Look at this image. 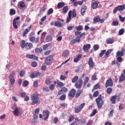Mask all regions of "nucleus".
I'll use <instances>...</instances> for the list:
<instances>
[{"label":"nucleus","mask_w":125,"mask_h":125,"mask_svg":"<svg viewBox=\"0 0 125 125\" xmlns=\"http://www.w3.org/2000/svg\"><path fill=\"white\" fill-rule=\"evenodd\" d=\"M40 95L37 92H35L31 96V105H35V104H38L40 102V99L39 97Z\"/></svg>","instance_id":"obj_1"},{"label":"nucleus","mask_w":125,"mask_h":125,"mask_svg":"<svg viewBox=\"0 0 125 125\" xmlns=\"http://www.w3.org/2000/svg\"><path fill=\"white\" fill-rule=\"evenodd\" d=\"M21 48H26L27 49H31L33 47V43L31 42H25V40H22L21 42Z\"/></svg>","instance_id":"obj_2"},{"label":"nucleus","mask_w":125,"mask_h":125,"mask_svg":"<svg viewBox=\"0 0 125 125\" xmlns=\"http://www.w3.org/2000/svg\"><path fill=\"white\" fill-rule=\"evenodd\" d=\"M99 109H101L104 104V101L102 99V95H99V97L95 100Z\"/></svg>","instance_id":"obj_3"},{"label":"nucleus","mask_w":125,"mask_h":125,"mask_svg":"<svg viewBox=\"0 0 125 125\" xmlns=\"http://www.w3.org/2000/svg\"><path fill=\"white\" fill-rule=\"evenodd\" d=\"M12 109L14 110L13 111V113L14 115H15V116H20V115L22 114V109H21V108L12 106Z\"/></svg>","instance_id":"obj_4"},{"label":"nucleus","mask_w":125,"mask_h":125,"mask_svg":"<svg viewBox=\"0 0 125 125\" xmlns=\"http://www.w3.org/2000/svg\"><path fill=\"white\" fill-rule=\"evenodd\" d=\"M15 75V72H13L10 74L9 76V80L11 83V85H13L15 83V79H14V75Z\"/></svg>","instance_id":"obj_5"},{"label":"nucleus","mask_w":125,"mask_h":125,"mask_svg":"<svg viewBox=\"0 0 125 125\" xmlns=\"http://www.w3.org/2000/svg\"><path fill=\"white\" fill-rule=\"evenodd\" d=\"M18 20H20V17H17L13 20V26L15 29H18V23H20V22L17 21Z\"/></svg>","instance_id":"obj_6"},{"label":"nucleus","mask_w":125,"mask_h":125,"mask_svg":"<svg viewBox=\"0 0 125 125\" xmlns=\"http://www.w3.org/2000/svg\"><path fill=\"white\" fill-rule=\"evenodd\" d=\"M100 16H97L96 17H95L94 18L93 21L95 22V23H98V22H100V23H104V21H105V19L103 18L102 19H100Z\"/></svg>","instance_id":"obj_7"},{"label":"nucleus","mask_w":125,"mask_h":125,"mask_svg":"<svg viewBox=\"0 0 125 125\" xmlns=\"http://www.w3.org/2000/svg\"><path fill=\"white\" fill-rule=\"evenodd\" d=\"M125 8V4H123L121 5H118L117 7H116L113 11V13L116 14L118 11H122V10H124Z\"/></svg>","instance_id":"obj_8"},{"label":"nucleus","mask_w":125,"mask_h":125,"mask_svg":"<svg viewBox=\"0 0 125 125\" xmlns=\"http://www.w3.org/2000/svg\"><path fill=\"white\" fill-rule=\"evenodd\" d=\"M85 105V103L81 104L79 106H77L75 108V113H80L82 110H83V108L84 107Z\"/></svg>","instance_id":"obj_9"},{"label":"nucleus","mask_w":125,"mask_h":125,"mask_svg":"<svg viewBox=\"0 0 125 125\" xmlns=\"http://www.w3.org/2000/svg\"><path fill=\"white\" fill-rule=\"evenodd\" d=\"M52 59H53V56H52V55H50L47 57L45 60V64L46 65H50V63H51Z\"/></svg>","instance_id":"obj_10"},{"label":"nucleus","mask_w":125,"mask_h":125,"mask_svg":"<svg viewBox=\"0 0 125 125\" xmlns=\"http://www.w3.org/2000/svg\"><path fill=\"white\" fill-rule=\"evenodd\" d=\"M49 111L48 110H45L43 111V117H44L43 118L44 121H46L48 119V118L49 117Z\"/></svg>","instance_id":"obj_11"},{"label":"nucleus","mask_w":125,"mask_h":125,"mask_svg":"<svg viewBox=\"0 0 125 125\" xmlns=\"http://www.w3.org/2000/svg\"><path fill=\"white\" fill-rule=\"evenodd\" d=\"M88 64L89 65V68L90 69H93L95 64H94V62H93V60L91 57H90L88 61Z\"/></svg>","instance_id":"obj_12"},{"label":"nucleus","mask_w":125,"mask_h":125,"mask_svg":"<svg viewBox=\"0 0 125 125\" xmlns=\"http://www.w3.org/2000/svg\"><path fill=\"white\" fill-rule=\"evenodd\" d=\"M82 85H83V79H80L78 82H76L75 84V86L76 88H82Z\"/></svg>","instance_id":"obj_13"},{"label":"nucleus","mask_w":125,"mask_h":125,"mask_svg":"<svg viewBox=\"0 0 125 125\" xmlns=\"http://www.w3.org/2000/svg\"><path fill=\"white\" fill-rule=\"evenodd\" d=\"M105 86V87H109V86L112 87L113 86V80H112V79H108L106 81Z\"/></svg>","instance_id":"obj_14"},{"label":"nucleus","mask_w":125,"mask_h":125,"mask_svg":"<svg viewBox=\"0 0 125 125\" xmlns=\"http://www.w3.org/2000/svg\"><path fill=\"white\" fill-rule=\"evenodd\" d=\"M17 6L20 9H23L26 7V4L23 1H21L18 2Z\"/></svg>","instance_id":"obj_15"},{"label":"nucleus","mask_w":125,"mask_h":125,"mask_svg":"<svg viewBox=\"0 0 125 125\" xmlns=\"http://www.w3.org/2000/svg\"><path fill=\"white\" fill-rule=\"evenodd\" d=\"M76 92H77V91H76V89H71L68 94L69 97H71V98H74V97H75V96L76 95Z\"/></svg>","instance_id":"obj_16"},{"label":"nucleus","mask_w":125,"mask_h":125,"mask_svg":"<svg viewBox=\"0 0 125 125\" xmlns=\"http://www.w3.org/2000/svg\"><path fill=\"white\" fill-rule=\"evenodd\" d=\"M99 4V1H95L91 3V8L92 9H96L98 7V5Z\"/></svg>","instance_id":"obj_17"},{"label":"nucleus","mask_w":125,"mask_h":125,"mask_svg":"<svg viewBox=\"0 0 125 125\" xmlns=\"http://www.w3.org/2000/svg\"><path fill=\"white\" fill-rule=\"evenodd\" d=\"M26 58H29V59H33L34 60H38V57L35 55H30L27 54L26 55Z\"/></svg>","instance_id":"obj_18"},{"label":"nucleus","mask_w":125,"mask_h":125,"mask_svg":"<svg viewBox=\"0 0 125 125\" xmlns=\"http://www.w3.org/2000/svg\"><path fill=\"white\" fill-rule=\"evenodd\" d=\"M125 69L123 71V73H122L119 78V83H123V82H125Z\"/></svg>","instance_id":"obj_19"},{"label":"nucleus","mask_w":125,"mask_h":125,"mask_svg":"<svg viewBox=\"0 0 125 125\" xmlns=\"http://www.w3.org/2000/svg\"><path fill=\"white\" fill-rule=\"evenodd\" d=\"M124 51H125V50L124 48H122L121 51H118L116 53V56L123 57V56L125 54Z\"/></svg>","instance_id":"obj_20"},{"label":"nucleus","mask_w":125,"mask_h":125,"mask_svg":"<svg viewBox=\"0 0 125 125\" xmlns=\"http://www.w3.org/2000/svg\"><path fill=\"white\" fill-rule=\"evenodd\" d=\"M91 47L90 44H85L83 46V50L85 52H88V50Z\"/></svg>","instance_id":"obj_21"},{"label":"nucleus","mask_w":125,"mask_h":125,"mask_svg":"<svg viewBox=\"0 0 125 125\" xmlns=\"http://www.w3.org/2000/svg\"><path fill=\"white\" fill-rule=\"evenodd\" d=\"M106 42L108 44H112V43H114L115 39L113 38H109L106 40Z\"/></svg>","instance_id":"obj_22"},{"label":"nucleus","mask_w":125,"mask_h":125,"mask_svg":"<svg viewBox=\"0 0 125 125\" xmlns=\"http://www.w3.org/2000/svg\"><path fill=\"white\" fill-rule=\"evenodd\" d=\"M71 19H72V11L71 10H70L68 12V17L67 18L66 23H69V22L71 21Z\"/></svg>","instance_id":"obj_23"},{"label":"nucleus","mask_w":125,"mask_h":125,"mask_svg":"<svg viewBox=\"0 0 125 125\" xmlns=\"http://www.w3.org/2000/svg\"><path fill=\"white\" fill-rule=\"evenodd\" d=\"M83 89L78 90L77 92H76V95H75L76 98H79V97H80V96H81V94H82V93H83Z\"/></svg>","instance_id":"obj_24"},{"label":"nucleus","mask_w":125,"mask_h":125,"mask_svg":"<svg viewBox=\"0 0 125 125\" xmlns=\"http://www.w3.org/2000/svg\"><path fill=\"white\" fill-rule=\"evenodd\" d=\"M82 55H81V54H79L77 55V57L75 58L74 59V62L75 63H77L78 62H79V61H80V60L81 59H82Z\"/></svg>","instance_id":"obj_25"},{"label":"nucleus","mask_w":125,"mask_h":125,"mask_svg":"<svg viewBox=\"0 0 125 125\" xmlns=\"http://www.w3.org/2000/svg\"><path fill=\"white\" fill-rule=\"evenodd\" d=\"M64 86V83L59 80H57V87H63Z\"/></svg>","instance_id":"obj_26"},{"label":"nucleus","mask_w":125,"mask_h":125,"mask_svg":"<svg viewBox=\"0 0 125 125\" xmlns=\"http://www.w3.org/2000/svg\"><path fill=\"white\" fill-rule=\"evenodd\" d=\"M65 5V3L64 2H60L57 4V7L58 9H60V8H62L64 7Z\"/></svg>","instance_id":"obj_27"},{"label":"nucleus","mask_w":125,"mask_h":125,"mask_svg":"<svg viewBox=\"0 0 125 125\" xmlns=\"http://www.w3.org/2000/svg\"><path fill=\"white\" fill-rule=\"evenodd\" d=\"M113 51V50L112 49H110L108 50L106 52H105L104 57L105 58H108L109 56H110V54H111V52Z\"/></svg>","instance_id":"obj_28"},{"label":"nucleus","mask_w":125,"mask_h":125,"mask_svg":"<svg viewBox=\"0 0 125 125\" xmlns=\"http://www.w3.org/2000/svg\"><path fill=\"white\" fill-rule=\"evenodd\" d=\"M55 26L61 28L63 26V23H61L59 21H57L55 22Z\"/></svg>","instance_id":"obj_29"},{"label":"nucleus","mask_w":125,"mask_h":125,"mask_svg":"<svg viewBox=\"0 0 125 125\" xmlns=\"http://www.w3.org/2000/svg\"><path fill=\"white\" fill-rule=\"evenodd\" d=\"M68 10H69V6H65L62 9V12L64 13V14H66V13L68 12Z\"/></svg>","instance_id":"obj_30"},{"label":"nucleus","mask_w":125,"mask_h":125,"mask_svg":"<svg viewBox=\"0 0 125 125\" xmlns=\"http://www.w3.org/2000/svg\"><path fill=\"white\" fill-rule=\"evenodd\" d=\"M116 100H117V99L116 98V96H113L111 97V101L112 102V104H116Z\"/></svg>","instance_id":"obj_31"},{"label":"nucleus","mask_w":125,"mask_h":125,"mask_svg":"<svg viewBox=\"0 0 125 125\" xmlns=\"http://www.w3.org/2000/svg\"><path fill=\"white\" fill-rule=\"evenodd\" d=\"M16 13V11L14 9H11L10 10V15L12 16V15H14Z\"/></svg>","instance_id":"obj_32"},{"label":"nucleus","mask_w":125,"mask_h":125,"mask_svg":"<svg viewBox=\"0 0 125 125\" xmlns=\"http://www.w3.org/2000/svg\"><path fill=\"white\" fill-rule=\"evenodd\" d=\"M100 84H99V83H97L96 84H95L94 87H93V89H92V91H93L94 90V89H100Z\"/></svg>","instance_id":"obj_33"},{"label":"nucleus","mask_w":125,"mask_h":125,"mask_svg":"<svg viewBox=\"0 0 125 125\" xmlns=\"http://www.w3.org/2000/svg\"><path fill=\"white\" fill-rule=\"evenodd\" d=\"M51 83V79L47 78L45 81V83L47 85H49Z\"/></svg>","instance_id":"obj_34"},{"label":"nucleus","mask_w":125,"mask_h":125,"mask_svg":"<svg viewBox=\"0 0 125 125\" xmlns=\"http://www.w3.org/2000/svg\"><path fill=\"white\" fill-rule=\"evenodd\" d=\"M78 80H79V76H75L72 79V83H77Z\"/></svg>","instance_id":"obj_35"},{"label":"nucleus","mask_w":125,"mask_h":125,"mask_svg":"<svg viewBox=\"0 0 125 125\" xmlns=\"http://www.w3.org/2000/svg\"><path fill=\"white\" fill-rule=\"evenodd\" d=\"M69 55V51L68 50H65L62 53V56L64 57H66V56H68Z\"/></svg>","instance_id":"obj_36"},{"label":"nucleus","mask_w":125,"mask_h":125,"mask_svg":"<svg viewBox=\"0 0 125 125\" xmlns=\"http://www.w3.org/2000/svg\"><path fill=\"white\" fill-rule=\"evenodd\" d=\"M97 113V109H94L93 110L92 112L90 114L89 117H93V116H95V115Z\"/></svg>","instance_id":"obj_37"},{"label":"nucleus","mask_w":125,"mask_h":125,"mask_svg":"<svg viewBox=\"0 0 125 125\" xmlns=\"http://www.w3.org/2000/svg\"><path fill=\"white\" fill-rule=\"evenodd\" d=\"M75 29L77 31H82L83 29V25H79L78 26H76Z\"/></svg>","instance_id":"obj_38"},{"label":"nucleus","mask_w":125,"mask_h":125,"mask_svg":"<svg viewBox=\"0 0 125 125\" xmlns=\"http://www.w3.org/2000/svg\"><path fill=\"white\" fill-rule=\"evenodd\" d=\"M74 119L75 117L74 115H70L69 119H68V122H69V123H71L72 121H74Z\"/></svg>","instance_id":"obj_39"},{"label":"nucleus","mask_w":125,"mask_h":125,"mask_svg":"<svg viewBox=\"0 0 125 125\" xmlns=\"http://www.w3.org/2000/svg\"><path fill=\"white\" fill-rule=\"evenodd\" d=\"M89 81V78H88V77H86L85 78V80L83 83L84 86L86 85V84Z\"/></svg>","instance_id":"obj_40"},{"label":"nucleus","mask_w":125,"mask_h":125,"mask_svg":"<svg viewBox=\"0 0 125 125\" xmlns=\"http://www.w3.org/2000/svg\"><path fill=\"white\" fill-rule=\"evenodd\" d=\"M112 91H113V89H112V88L111 87H108L106 89V92L107 94H111Z\"/></svg>","instance_id":"obj_41"},{"label":"nucleus","mask_w":125,"mask_h":125,"mask_svg":"<svg viewBox=\"0 0 125 125\" xmlns=\"http://www.w3.org/2000/svg\"><path fill=\"white\" fill-rule=\"evenodd\" d=\"M106 53V50H103L101 51V53L99 54L100 57H103V55Z\"/></svg>","instance_id":"obj_42"},{"label":"nucleus","mask_w":125,"mask_h":125,"mask_svg":"<svg viewBox=\"0 0 125 125\" xmlns=\"http://www.w3.org/2000/svg\"><path fill=\"white\" fill-rule=\"evenodd\" d=\"M50 46L49 44H45L42 46L43 50L45 51L47 48H48V46Z\"/></svg>","instance_id":"obj_43"},{"label":"nucleus","mask_w":125,"mask_h":125,"mask_svg":"<svg viewBox=\"0 0 125 125\" xmlns=\"http://www.w3.org/2000/svg\"><path fill=\"white\" fill-rule=\"evenodd\" d=\"M28 84H29V82L24 81L22 83V86L26 87V86H28Z\"/></svg>","instance_id":"obj_44"},{"label":"nucleus","mask_w":125,"mask_h":125,"mask_svg":"<svg viewBox=\"0 0 125 125\" xmlns=\"http://www.w3.org/2000/svg\"><path fill=\"white\" fill-rule=\"evenodd\" d=\"M36 53H41V52H42V49L37 48L35 49Z\"/></svg>","instance_id":"obj_45"},{"label":"nucleus","mask_w":125,"mask_h":125,"mask_svg":"<svg viewBox=\"0 0 125 125\" xmlns=\"http://www.w3.org/2000/svg\"><path fill=\"white\" fill-rule=\"evenodd\" d=\"M117 61L119 62V63H122L123 62V58L119 56H117Z\"/></svg>","instance_id":"obj_46"},{"label":"nucleus","mask_w":125,"mask_h":125,"mask_svg":"<svg viewBox=\"0 0 125 125\" xmlns=\"http://www.w3.org/2000/svg\"><path fill=\"white\" fill-rule=\"evenodd\" d=\"M28 33H29V30L26 28L24 30V31L23 32L22 37H25V36H26V35H27Z\"/></svg>","instance_id":"obj_47"},{"label":"nucleus","mask_w":125,"mask_h":125,"mask_svg":"<svg viewBox=\"0 0 125 125\" xmlns=\"http://www.w3.org/2000/svg\"><path fill=\"white\" fill-rule=\"evenodd\" d=\"M86 7L85 8H83L82 9H81V14L82 15H83H83H84V13H85V11L86 10Z\"/></svg>","instance_id":"obj_48"},{"label":"nucleus","mask_w":125,"mask_h":125,"mask_svg":"<svg viewBox=\"0 0 125 125\" xmlns=\"http://www.w3.org/2000/svg\"><path fill=\"white\" fill-rule=\"evenodd\" d=\"M93 49L94 50V51H96V50H98V49H99V45L98 44L94 45Z\"/></svg>","instance_id":"obj_49"},{"label":"nucleus","mask_w":125,"mask_h":125,"mask_svg":"<svg viewBox=\"0 0 125 125\" xmlns=\"http://www.w3.org/2000/svg\"><path fill=\"white\" fill-rule=\"evenodd\" d=\"M71 14L73 18H75V17H76L77 16V13H76V11L75 10H73L72 12L71 11Z\"/></svg>","instance_id":"obj_50"},{"label":"nucleus","mask_w":125,"mask_h":125,"mask_svg":"<svg viewBox=\"0 0 125 125\" xmlns=\"http://www.w3.org/2000/svg\"><path fill=\"white\" fill-rule=\"evenodd\" d=\"M124 33H125V29H121L119 31V36H122V35H124Z\"/></svg>","instance_id":"obj_51"},{"label":"nucleus","mask_w":125,"mask_h":125,"mask_svg":"<svg viewBox=\"0 0 125 125\" xmlns=\"http://www.w3.org/2000/svg\"><path fill=\"white\" fill-rule=\"evenodd\" d=\"M53 13V9L50 8L47 11V14L48 15H50V14H52Z\"/></svg>","instance_id":"obj_52"},{"label":"nucleus","mask_w":125,"mask_h":125,"mask_svg":"<svg viewBox=\"0 0 125 125\" xmlns=\"http://www.w3.org/2000/svg\"><path fill=\"white\" fill-rule=\"evenodd\" d=\"M61 90H62L63 93H66V92L68 91V88H66L65 87H62Z\"/></svg>","instance_id":"obj_53"},{"label":"nucleus","mask_w":125,"mask_h":125,"mask_svg":"<svg viewBox=\"0 0 125 125\" xmlns=\"http://www.w3.org/2000/svg\"><path fill=\"white\" fill-rule=\"evenodd\" d=\"M115 96L117 101H120V99H121V97L122 96V93H120L118 94V95H116Z\"/></svg>","instance_id":"obj_54"},{"label":"nucleus","mask_w":125,"mask_h":125,"mask_svg":"<svg viewBox=\"0 0 125 125\" xmlns=\"http://www.w3.org/2000/svg\"><path fill=\"white\" fill-rule=\"evenodd\" d=\"M70 1L74 3V6H78V2L77 1V0H70Z\"/></svg>","instance_id":"obj_55"},{"label":"nucleus","mask_w":125,"mask_h":125,"mask_svg":"<svg viewBox=\"0 0 125 125\" xmlns=\"http://www.w3.org/2000/svg\"><path fill=\"white\" fill-rule=\"evenodd\" d=\"M125 104H121L119 106V110H124V109H125Z\"/></svg>","instance_id":"obj_56"},{"label":"nucleus","mask_w":125,"mask_h":125,"mask_svg":"<svg viewBox=\"0 0 125 125\" xmlns=\"http://www.w3.org/2000/svg\"><path fill=\"white\" fill-rule=\"evenodd\" d=\"M66 99V94L62 95L60 98V100H65Z\"/></svg>","instance_id":"obj_57"},{"label":"nucleus","mask_w":125,"mask_h":125,"mask_svg":"<svg viewBox=\"0 0 125 125\" xmlns=\"http://www.w3.org/2000/svg\"><path fill=\"white\" fill-rule=\"evenodd\" d=\"M98 94H99V92L98 91H96L93 95V97H97L98 96Z\"/></svg>","instance_id":"obj_58"},{"label":"nucleus","mask_w":125,"mask_h":125,"mask_svg":"<svg viewBox=\"0 0 125 125\" xmlns=\"http://www.w3.org/2000/svg\"><path fill=\"white\" fill-rule=\"evenodd\" d=\"M50 52H51V50H47L44 52V55H49L50 54Z\"/></svg>","instance_id":"obj_59"},{"label":"nucleus","mask_w":125,"mask_h":125,"mask_svg":"<svg viewBox=\"0 0 125 125\" xmlns=\"http://www.w3.org/2000/svg\"><path fill=\"white\" fill-rule=\"evenodd\" d=\"M119 17L120 21L121 22H124V21H125V18H123V17H122V16H121V15H119Z\"/></svg>","instance_id":"obj_60"},{"label":"nucleus","mask_w":125,"mask_h":125,"mask_svg":"<svg viewBox=\"0 0 125 125\" xmlns=\"http://www.w3.org/2000/svg\"><path fill=\"white\" fill-rule=\"evenodd\" d=\"M92 123H93V120H89L87 124H86V125H92Z\"/></svg>","instance_id":"obj_61"},{"label":"nucleus","mask_w":125,"mask_h":125,"mask_svg":"<svg viewBox=\"0 0 125 125\" xmlns=\"http://www.w3.org/2000/svg\"><path fill=\"white\" fill-rule=\"evenodd\" d=\"M113 114H114V110L112 109L108 114V116L113 117Z\"/></svg>","instance_id":"obj_62"},{"label":"nucleus","mask_w":125,"mask_h":125,"mask_svg":"<svg viewBox=\"0 0 125 125\" xmlns=\"http://www.w3.org/2000/svg\"><path fill=\"white\" fill-rule=\"evenodd\" d=\"M51 40H52V39L50 36H48L46 37V41L47 42H50V41H51Z\"/></svg>","instance_id":"obj_63"},{"label":"nucleus","mask_w":125,"mask_h":125,"mask_svg":"<svg viewBox=\"0 0 125 125\" xmlns=\"http://www.w3.org/2000/svg\"><path fill=\"white\" fill-rule=\"evenodd\" d=\"M75 41L76 42H80V41H81V38H80V37L78 36H77L76 39H75Z\"/></svg>","instance_id":"obj_64"}]
</instances>
